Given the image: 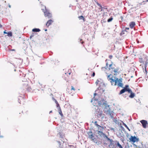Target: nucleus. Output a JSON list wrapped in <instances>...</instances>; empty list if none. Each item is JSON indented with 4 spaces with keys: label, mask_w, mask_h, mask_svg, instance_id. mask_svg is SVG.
Here are the masks:
<instances>
[{
    "label": "nucleus",
    "mask_w": 148,
    "mask_h": 148,
    "mask_svg": "<svg viewBox=\"0 0 148 148\" xmlns=\"http://www.w3.org/2000/svg\"><path fill=\"white\" fill-rule=\"evenodd\" d=\"M92 101H93V100H92L91 101V102H92Z\"/></svg>",
    "instance_id": "obj_59"
},
{
    "label": "nucleus",
    "mask_w": 148,
    "mask_h": 148,
    "mask_svg": "<svg viewBox=\"0 0 148 148\" xmlns=\"http://www.w3.org/2000/svg\"><path fill=\"white\" fill-rule=\"evenodd\" d=\"M111 75V74H110L108 75V80H111L110 82L111 83L112 85H113L114 82H115V81L116 82V80H115V79H113L112 77H110V76Z\"/></svg>",
    "instance_id": "obj_6"
},
{
    "label": "nucleus",
    "mask_w": 148,
    "mask_h": 148,
    "mask_svg": "<svg viewBox=\"0 0 148 148\" xmlns=\"http://www.w3.org/2000/svg\"><path fill=\"white\" fill-rule=\"evenodd\" d=\"M14 71H16V69H14Z\"/></svg>",
    "instance_id": "obj_60"
},
{
    "label": "nucleus",
    "mask_w": 148,
    "mask_h": 148,
    "mask_svg": "<svg viewBox=\"0 0 148 148\" xmlns=\"http://www.w3.org/2000/svg\"><path fill=\"white\" fill-rule=\"evenodd\" d=\"M58 112L61 116H63V114L62 113L60 107H59V108L58 109Z\"/></svg>",
    "instance_id": "obj_19"
},
{
    "label": "nucleus",
    "mask_w": 148,
    "mask_h": 148,
    "mask_svg": "<svg viewBox=\"0 0 148 148\" xmlns=\"http://www.w3.org/2000/svg\"><path fill=\"white\" fill-rule=\"evenodd\" d=\"M95 125L97 126L98 127V126H99V125L97 123V121H95Z\"/></svg>",
    "instance_id": "obj_33"
},
{
    "label": "nucleus",
    "mask_w": 148,
    "mask_h": 148,
    "mask_svg": "<svg viewBox=\"0 0 148 148\" xmlns=\"http://www.w3.org/2000/svg\"><path fill=\"white\" fill-rule=\"evenodd\" d=\"M40 31V29L39 28H34L32 29V31L33 32H38Z\"/></svg>",
    "instance_id": "obj_17"
},
{
    "label": "nucleus",
    "mask_w": 148,
    "mask_h": 148,
    "mask_svg": "<svg viewBox=\"0 0 148 148\" xmlns=\"http://www.w3.org/2000/svg\"><path fill=\"white\" fill-rule=\"evenodd\" d=\"M123 125L125 127H126L128 130L129 131H130V129L129 128V127H128L127 125L125 124L124 123H123Z\"/></svg>",
    "instance_id": "obj_28"
},
{
    "label": "nucleus",
    "mask_w": 148,
    "mask_h": 148,
    "mask_svg": "<svg viewBox=\"0 0 148 148\" xmlns=\"http://www.w3.org/2000/svg\"><path fill=\"white\" fill-rule=\"evenodd\" d=\"M112 64H110L109 65V68H109V70H110V69H114V68H113V67L112 68V67H111V66H112Z\"/></svg>",
    "instance_id": "obj_31"
},
{
    "label": "nucleus",
    "mask_w": 148,
    "mask_h": 148,
    "mask_svg": "<svg viewBox=\"0 0 148 148\" xmlns=\"http://www.w3.org/2000/svg\"><path fill=\"white\" fill-rule=\"evenodd\" d=\"M100 9H101V11H102L103 10V9L104 8L103 7L101 6H101H100Z\"/></svg>",
    "instance_id": "obj_38"
},
{
    "label": "nucleus",
    "mask_w": 148,
    "mask_h": 148,
    "mask_svg": "<svg viewBox=\"0 0 148 148\" xmlns=\"http://www.w3.org/2000/svg\"><path fill=\"white\" fill-rule=\"evenodd\" d=\"M82 39H80L79 41V42H80L82 44H83V43H84V42L82 41V42H81V41H82Z\"/></svg>",
    "instance_id": "obj_37"
},
{
    "label": "nucleus",
    "mask_w": 148,
    "mask_h": 148,
    "mask_svg": "<svg viewBox=\"0 0 148 148\" xmlns=\"http://www.w3.org/2000/svg\"><path fill=\"white\" fill-rule=\"evenodd\" d=\"M128 92L129 93H130V95H129V97L131 98H133L135 96V94L133 93L131 90H128Z\"/></svg>",
    "instance_id": "obj_10"
},
{
    "label": "nucleus",
    "mask_w": 148,
    "mask_h": 148,
    "mask_svg": "<svg viewBox=\"0 0 148 148\" xmlns=\"http://www.w3.org/2000/svg\"><path fill=\"white\" fill-rule=\"evenodd\" d=\"M129 27H126V28H125V31H126L127 32L126 30H129Z\"/></svg>",
    "instance_id": "obj_42"
},
{
    "label": "nucleus",
    "mask_w": 148,
    "mask_h": 148,
    "mask_svg": "<svg viewBox=\"0 0 148 148\" xmlns=\"http://www.w3.org/2000/svg\"><path fill=\"white\" fill-rule=\"evenodd\" d=\"M58 136H59L61 138H64V136L63 135H62L61 133V132H59L58 134Z\"/></svg>",
    "instance_id": "obj_23"
},
{
    "label": "nucleus",
    "mask_w": 148,
    "mask_h": 148,
    "mask_svg": "<svg viewBox=\"0 0 148 148\" xmlns=\"http://www.w3.org/2000/svg\"><path fill=\"white\" fill-rule=\"evenodd\" d=\"M129 134L128 133H126V135L127 136Z\"/></svg>",
    "instance_id": "obj_53"
},
{
    "label": "nucleus",
    "mask_w": 148,
    "mask_h": 148,
    "mask_svg": "<svg viewBox=\"0 0 148 148\" xmlns=\"http://www.w3.org/2000/svg\"><path fill=\"white\" fill-rule=\"evenodd\" d=\"M95 72H93L92 73V77H94L95 76Z\"/></svg>",
    "instance_id": "obj_40"
},
{
    "label": "nucleus",
    "mask_w": 148,
    "mask_h": 148,
    "mask_svg": "<svg viewBox=\"0 0 148 148\" xmlns=\"http://www.w3.org/2000/svg\"><path fill=\"white\" fill-rule=\"evenodd\" d=\"M53 100L54 101H55V100H56L55 99H54L53 97L52 98Z\"/></svg>",
    "instance_id": "obj_46"
},
{
    "label": "nucleus",
    "mask_w": 148,
    "mask_h": 148,
    "mask_svg": "<svg viewBox=\"0 0 148 148\" xmlns=\"http://www.w3.org/2000/svg\"><path fill=\"white\" fill-rule=\"evenodd\" d=\"M98 104L101 106V105H104V112L106 114H109L112 119L114 118L113 113L114 112L111 111L109 106L108 105L107 103V102L104 99H102L98 101Z\"/></svg>",
    "instance_id": "obj_1"
},
{
    "label": "nucleus",
    "mask_w": 148,
    "mask_h": 148,
    "mask_svg": "<svg viewBox=\"0 0 148 148\" xmlns=\"http://www.w3.org/2000/svg\"><path fill=\"white\" fill-rule=\"evenodd\" d=\"M51 112H52V111H50L49 112V113L50 114V113H51Z\"/></svg>",
    "instance_id": "obj_52"
},
{
    "label": "nucleus",
    "mask_w": 148,
    "mask_h": 148,
    "mask_svg": "<svg viewBox=\"0 0 148 148\" xmlns=\"http://www.w3.org/2000/svg\"><path fill=\"white\" fill-rule=\"evenodd\" d=\"M88 135L89 136V138H90L92 139V140L93 141H94V140L95 139V138H94V136L93 135V134L92 133V132H91V131H90L88 133Z\"/></svg>",
    "instance_id": "obj_9"
},
{
    "label": "nucleus",
    "mask_w": 148,
    "mask_h": 148,
    "mask_svg": "<svg viewBox=\"0 0 148 148\" xmlns=\"http://www.w3.org/2000/svg\"><path fill=\"white\" fill-rule=\"evenodd\" d=\"M56 106L58 108V109H59V107H60L59 104H58V103L56 104Z\"/></svg>",
    "instance_id": "obj_32"
},
{
    "label": "nucleus",
    "mask_w": 148,
    "mask_h": 148,
    "mask_svg": "<svg viewBox=\"0 0 148 148\" xmlns=\"http://www.w3.org/2000/svg\"><path fill=\"white\" fill-rule=\"evenodd\" d=\"M3 33L5 34H7V33L5 31H4V32Z\"/></svg>",
    "instance_id": "obj_45"
},
{
    "label": "nucleus",
    "mask_w": 148,
    "mask_h": 148,
    "mask_svg": "<svg viewBox=\"0 0 148 148\" xmlns=\"http://www.w3.org/2000/svg\"><path fill=\"white\" fill-rule=\"evenodd\" d=\"M8 36H12V32H7Z\"/></svg>",
    "instance_id": "obj_25"
},
{
    "label": "nucleus",
    "mask_w": 148,
    "mask_h": 148,
    "mask_svg": "<svg viewBox=\"0 0 148 148\" xmlns=\"http://www.w3.org/2000/svg\"><path fill=\"white\" fill-rule=\"evenodd\" d=\"M122 78H121L119 79H118V78L117 77H115V80H116V82H115V81L114 82L113 85L116 86V84L118 83V86L119 87H121L123 88V84L122 83Z\"/></svg>",
    "instance_id": "obj_3"
},
{
    "label": "nucleus",
    "mask_w": 148,
    "mask_h": 148,
    "mask_svg": "<svg viewBox=\"0 0 148 148\" xmlns=\"http://www.w3.org/2000/svg\"><path fill=\"white\" fill-rule=\"evenodd\" d=\"M94 108L95 111V115L97 117L99 118L102 116V118H103V115H104V114H102V111L101 110L98 106L94 105Z\"/></svg>",
    "instance_id": "obj_2"
},
{
    "label": "nucleus",
    "mask_w": 148,
    "mask_h": 148,
    "mask_svg": "<svg viewBox=\"0 0 148 148\" xmlns=\"http://www.w3.org/2000/svg\"><path fill=\"white\" fill-rule=\"evenodd\" d=\"M99 134L105 138H106L108 137L107 135L105 134H104L102 132L98 131Z\"/></svg>",
    "instance_id": "obj_11"
},
{
    "label": "nucleus",
    "mask_w": 148,
    "mask_h": 148,
    "mask_svg": "<svg viewBox=\"0 0 148 148\" xmlns=\"http://www.w3.org/2000/svg\"><path fill=\"white\" fill-rule=\"evenodd\" d=\"M26 84H27V82H26Z\"/></svg>",
    "instance_id": "obj_57"
},
{
    "label": "nucleus",
    "mask_w": 148,
    "mask_h": 148,
    "mask_svg": "<svg viewBox=\"0 0 148 148\" xmlns=\"http://www.w3.org/2000/svg\"><path fill=\"white\" fill-rule=\"evenodd\" d=\"M96 3H97V5L98 6H99V7L101 6V5L100 4H99L98 2H97Z\"/></svg>",
    "instance_id": "obj_41"
},
{
    "label": "nucleus",
    "mask_w": 148,
    "mask_h": 148,
    "mask_svg": "<svg viewBox=\"0 0 148 148\" xmlns=\"http://www.w3.org/2000/svg\"><path fill=\"white\" fill-rule=\"evenodd\" d=\"M130 140L131 141L134 143L136 141H138L139 139L135 136H132L130 138Z\"/></svg>",
    "instance_id": "obj_7"
},
{
    "label": "nucleus",
    "mask_w": 148,
    "mask_h": 148,
    "mask_svg": "<svg viewBox=\"0 0 148 148\" xmlns=\"http://www.w3.org/2000/svg\"><path fill=\"white\" fill-rule=\"evenodd\" d=\"M2 27V26L1 24H0V27Z\"/></svg>",
    "instance_id": "obj_54"
},
{
    "label": "nucleus",
    "mask_w": 148,
    "mask_h": 148,
    "mask_svg": "<svg viewBox=\"0 0 148 148\" xmlns=\"http://www.w3.org/2000/svg\"><path fill=\"white\" fill-rule=\"evenodd\" d=\"M139 61L141 63L144 62V60L142 58H140L139 59Z\"/></svg>",
    "instance_id": "obj_27"
},
{
    "label": "nucleus",
    "mask_w": 148,
    "mask_h": 148,
    "mask_svg": "<svg viewBox=\"0 0 148 148\" xmlns=\"http://www.w3.org/2000/svg\"><path fill=\"white\" fill-rule=\"evenodd\" d=\"M116 145L119 148H123L121 145L120 144L119 142L118 141L117 142L116 144Z\"/></svg>",
    "instance_id": "obj_20"
},
{
    "label": "nucleus",
    "mask_w": 148,
    "mask_h": 148,
    "mask_svg": "<svg viewBox=\"0 0 148 148\" xmlns=\"http://www.w3.org/2000/svg\"><path fill=\"white\" fill-rule=\"evenodd\" d=\"M140 122L142 124L143 127L145 128H146L148 123L147 121L146 120H141Z\"/></svg>",
    "instance_id": "obj_8"
},
{
    "label": "nucleus",
    "mask_w": 148,
    "mask_h": 148,
    "mask_svg": "<svg viewBox=\"0 0 148 148\" xmlns=\"http://www.w3.org/2000/svg\"><path fill=\"white\" fill-rule=\"evenodd\" d=\"M107 60V59H106V61Z\"/></svg>",
    "instance_id": "obj_63"
},
{
    "label": "nucleus",
    "mask_w": 148,
    "mask_h": 148,
    "mask_svg": "<svg viewBox=\"0 0 148 148\" xmlns=\"http://www.w3.org/2000/svg\"><path fill=\"white\" fill-rule=\"evenodd\" d=\"M121 127L122 129V130L123 131H124L125 130V129L124 128V127L123 126H121Z\"/></svg>",
    "instance_id": "obj_35"
},
{
    "label": "nucleus",
    "mask_w": 148,
    "mask_h": 148,
    "mask_svg": "<svg viewBox=\"0 0 148 148\" xmlns=\"http://www.w3.org/2000/svg\"><path fill=\"white\" fill-rule=\"evenodd\" d=\"M108 64L107 62L106 63V66L107 67V68H108Z\"/></svg>",
    "instance_id": "obj_44"
},
{
    "label": "nucleus",
    "mask_w": 148,
    "mask_h": 148,
    "mask_svg": "<svg viewBox=\"0 0 148 148\" xmlns=\"http://www.w3.org/2000/svg\"><path fill=\"white\" fill-rule=\"evenodd\" d=\"M121 140L123 141V138H121Z\"/></svg>",
    "instance_id": "obj_56"
},
{
    "label": "nucleus",
    "mask_w": 148,
    "mask_h": 148,
    "mask_svg": "<svg viewBox=\"0 0 148 148\" xmlns=\"http://www.w3.org/2000/svg\"><path fill=\"white\" fill-rule=\"evenodd\" d=\"M8 6L10 8L11 7V5L9 4L8 5Z\"/></svg>",
    "instance_id": "obj_49"
},
{
    "label": "nucleus",
    "mask_w": 148,
    "mask_h": 148,
    "mask_svg": "<svg viewBox=\"0 0 148 148\" xmlns=\"http://www.w3.org/2000/svg\"><path fill=\"white\" fill-rule=\"evenodd\" d=\"M69 75H70L71 74V73H69Z\"/></svg>",
    "instance_id": "obj_58"
},
{
    "label": "nucleus",
    "mask_w": 148,
    "mask_h": 148,
    "mask_svg": "<svg viewBox=\"0 0 148 148\" xmlns=\"http://www.w3.org/2000/svg\"><path fill=\"white\" fill-rule=\"evenodd\" d=\"M97 100H98V99H97V100H96L97 101Z\"/></svg>",
    "instance_id": "obj_64"
},
{
    "label": "nucleus",
    "mask_w": 148,
    "mask_h": 148,
    "mask_svg": "<svg viewBox=\"0 0 148 148\" xmlns=\"http://www.w3.org/2000/svg\"><path fill=\"white\" fill-rule=\"evenodd\" d=\"M112 57H113V56L112 55H110L109 56V58H110V59H111L112 58Z\"/></svg>",
    "instance_id": "obj_39"
},
{
    "label": "nucleus",
    "mask_w": 148,
    "mask_h": 148,
    "mask_svg": "<svg viewBox=\"0 0 148 148\" xmlns=\"http://www.w3.org/2000/svg\"><path fill=\"white\" fill-rule=\"evenodd\" d=\"M18 102H19V103H21V101H20V99H18Z\"/></svg>",
    "instance_id": "obj_47"
},
{
    "label": "nucleus",
    "mask_w": 148,
    "mask_h": 148,
    "mask_svg": "<svg viewBox=\"0 0 148 148\" xmlns=\"http://www.w3.org/2000/svg\"><path fill=\"white\" fill-rule=\"evenodd\" d=\"M79 19H84V17H83L82 16H79Z\"/></svg>",
    "instance_id": "obj_30"
},
{
    "label": "nucleus",
    "mask_w": 148,
    "mask_h": 148,
    "mask_svg": "<svg viewBox=\"0 0 148 148\" xmlns=\"http://www.w3.org/2000/svg\"><path fill=\"white\" fill-rule=\"evenodd\" d=\"M14 50H15V49H12V51H14Z\"/></svg>",
    "instance_id": "obj_55"
},
{
    "label": "nucleus",
    "mask_w": 148,
    "mask_h": 148,
    "mask_svg": "<svg viewBox=\"0 0 148 148\" xmlns=\"http://www.w3.org/2000/svg\"><path fill=\"white\" fill-rule=\"evenodd\" d=\"M136 24L135 22L132 21L130 22V28L132 29L134 27L135 25Z\"/></svg>",
    "instance_id": "obj_14"
},
{
    "label": "nucleus",
    "mask_w": 148,
    "mask_h": 148,
    "mask_svg": "<svg viewBox=\"0 0 148 148\" xmlns=\"http://www.w3.org/2000/svg\"><path fill=\"white\" fill-rule=\"evenodd\" d=\"M47 29H45V31H47Z\"/></svg>",
    "instance_id": "obj_62"
},
{
    "label": "nucleus",
    "mask_w": 148,
    "mask_h": 148,
    "mask_svg": "<svg viewBox=\"0 0 148 148\" xmlns=\"http://www.w3.org/2000/svg\"><path fill=\"white\" fill-rule=\"evenodd\" d=\"M57 141L59 145V147L58 148H66L67 146H69L66 142L63 141L62 140H61V141L63 142V143H62V145L61 142L59 141Z\"/></svg>",
    "instance_id": "obj_4"
},
{
    "label": "nucleus",
    "mask_w": 148,
    "mask_h": 148,
    "mask_svg": "<svg viewBox=\"0 0 148 148\" xmlns=\"http://www.w3.org/2000/svg\"><path fill=\"white\" fill-rule=\"evenodd\" d=\"M108 128H109V129L108 130L109 131V130H111L112 131H113V132H114L115 130V129L114 128H112L111 127H109Z\"/></svg>",
    "instance_id": "obj_22"
},
{
    "label": "nucleus",
    "mask_w": 148,
    "mask_h": 148,
    "mask_svg": "<svg viewBox=\"0 0 148 148\" xmlns=\"http://www.w3.org/2000/svg\"><path fill=\"white\" fill-rule=\"evenodd\" d=\"M71 90H74V91H75V89L73 87V86H71Z\"/></svg>",
    "instance_id": "obj_36"
},
{
    "label": "nucleus",
    "mask_w": 148,
    "mask_h": 148,
    "mask_svg": "<svg viewBox=\"0 0 148 148\" xmlns=\"http://www.w3.org/2000/svg\"><path fill=\"white\" fill-rule=\"evenodd\" d=\"M148 63V62H147V60H146V61L145 62V73H147V71L146 69V67L147 66V64Z\"/></svg>",
    "instance_id": "obj_18"
},
{
    "label": "nucleus",
    "mask_w": 148,
    "mask_h": 148,
    "mask_svg": "<svg viewBox=\"0 0 148 148\" xmlns=\"http://www.w3.org/2000/svg\"><path fill=\"white\" fill-rule=\"evenodd\" d=\"M100 85L99 86V87L97 89L99 90V89L100 88L101 89V88H100Z\"/></svg>",
    "instance_id": "obj_48"
},
{
    "label": "nucleus",
    "mask_w": 148,
    "mask_h": 148,
    "mask_svg": "<svg viewBox=\"0 0 148 148\" xmlns=\"http://www.w3.org/2000/svg\"><path fill=\"white\" fill-rule=\"evenodd\" d=\"M104 68L106 69H107L108 68H107V67L106 66H105V67H104Z\"/></svg>",
    "instance_id": "obj_51"
},
{
    "label": "nucleus",
    "mask_w": 148,
    "mask_h": 148,
    "mask_svg": "<svg viewBox=\"0 0 148 148\" xmlns=\"http://www.w3.org/2000/svg\"><path fill=\"white\" fill-rule=\"evenodd\" d=\"M124 136V134H123L121 130L120 132L118 134V136L119 137H122L123 138Z\"/></svg>",
    "instance_id": "obj_12"
},
{
    "label": "nucleus",
    "mask_w": 148,
    "mask_h": 148,
    "mask_svg": "<svg viewBox=\"0 0 148 148\" xmlns=\"http://www.w3.org/2000/svg\"><path fill=\"white\" fill-rule=\"evenodd\" d=\"M146 1H147V2H148V0H147Z\"/></svg>",
    "instance_id": "obj_61"
},
{
    "label": "nucleus",
    "mask_w": 148,
    "mask_h": 148,
    "mask_svg": "<svg viewBox=\"0 0 148 148\" xmlns=\"http://www.w3.org/2000/svg\"><path fill=\"white\" fill-rule=\"evenodd\" d=\"M113 19V18L112 17H111L110 18L108 19L107 21L108 22H110L112 21Z\"/></svg>",
    "instance_id": "obj_29"
},
{
    "label": "nucleus",
    "mask_w": 148,
    "mask_h": 148,
    "mask_svg": "<svg viewBox=\"0 0 148 148\" xmlns=\"http://www.w3.org/2000/svg\"><path fill=\"white\" fill-rule=\"evenodd\" d=\"M97 95V94L96 93H95L94 94V96H96V95Z\"/></svg>",
    "instance_id": "obj_50"
},
{
    "label": "nucleus",
    "mask_w": 148,
    "mask_h": 148,
    "mask_svg": "<svg viewBox=\"0 0 148 148\" xmlns=\"http://www.w3.org/2000/svg\"><path fill=\"white\" fill-rule=\"evenodd\" d=\"M99 81L98 80H97L96 82H95V83L96 85H97L98 84V83L99 82Z\"/></svg>",
    "instance_id": "obj_34"
},
{
    "label": "nucleus",
    "mask_w": 148,
    "mask_h": 148,
    "mask_svg": "<svg viewBox=\"0 0 148 148\" xmlns=\"http://www.w3.org/2000/svg\"><path fill=\"white\" fill-rule=\"evenodd\" d=\"M43 11L45 14V15L46 16H47L49 18H50L52 17L51 14L49 12L47 11V10L45 9V10H43Z\"/></svg>",
    "instance_id": "obj_5"
},
{
    "label": "nucleus",
    "mask_w": 148,
    "mask_h": 148,
    "mask_svg": "<svg viewBox=\"0 0 148 148\" xmlns=\"http://www.w3.org/2000/svg\"><path fill=\"white\" fill-rule=\"evenodd\" d=\"M53 22V20H51V19L47 21V22L46 24V26L48 27L50 25H51L52 23Z\"/></svg>",
    "instance_id": "obj_13"
},
{
    "label": "nucleus",
    "mask_w": 148,
    "mask_h": 148,
    "mask_svg": "<svg viewBox=\"0 0 148 148\" xmlns=\"http://www.w3.org/2000/svg\"><path fill=\"white\" fill-rule=\"evenodd\" d=\"M55 103L56 104H57L58 103V102H57V101L56 100H55Z\"/></svg>",
    "instance_id": "obj_43"
},
{
    "label": "nucleus",
    "mask_w": 148,
    "mask_h": 148,
    "mask_svg": "<svg viewBox=\"0 0 148 148\" xmlns=\"http://www.w3.org/2000/svg\"><path fill=\"white\" fill-rule=\"evenodd\" d=\"M128 87H129V85H126L125 86V87H124L123 88H125L126 90H131L130 89L128 88Z\"/></svg>",
    "instance_id": "obj_26"
},
{
    "label": "nucleus",
    "mask_w": 148,
    "mask_h": 148,
    "mask_svg": "<svg viewBox=\"0 0 148 148\" xmlns=\"http://www.w3.org/2000/svg\"><path fill=\"white\" fill-rule=\"evenodd\" d=\"M128 90H126L125 88H123L121 90H120L119 94L121 95L126 91L128 92Z\"/></svg>",
    "instance_id": "obj_15"
},
{
    "label": "nucleus",
    "mask_w": 148,
    "mask_h": 148,
    "mask_svg": "<svg viewBox=\"0 0 148 148\" xmlns=\"http://www.w3.org/2000/svg\"><path fill=\"white\" fill-rule=\"evenodd\" d=\"M106 139H107V140L108 141L110 142V145H111L112 144V142H113V140L111 139H110L108 137L106 138Z\"/></svg>",
    "instance_id": "obj_21"
},
{
    "label": "nucleus",
    "mask_w": 148,
    "mask_h": 148,
    "mask_svg": "<svg viewBox=\"0 0 148 148\" xmlns=\"http://www.w3.org/2000/svg\"><path fill=\"white\" fill-rule=\"evenodd\" d=\"M98 129L99 130L101 131H102L104 129V127L103 126H101L100 125H99V126L98 127Z\"/></svg>",
    "instance_id": "obj_16"
},
{
    "label": "nucleus",
    "mask_w": 148,
    "mask_h": 148,
    "mask_svg": "<svg viewBox=\"0 0 148 148\" xmlns=\"http://www.w3.org/2000/svg\"><path fill=\"white\" fill-rule=\"evenodd\" d=\"M119 70V68H117L116 69H115L113 71L114 72L116 73H119L118 72V71Z\"/></svg>",
    "instance_id": "obj_24"
}]
</instances>
